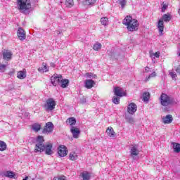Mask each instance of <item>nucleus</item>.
Listing matches in <instances>:
<instances>
[{
	"mask_svg": "<svg viewBox=\"0 0 180 180\" xmlns=\"http://www.w3.org/2000/svg\"><path fill=\"white\" fill-rule=\"evenodd\" d=\"M122 24L127 27L128 32H137L139 30V20L134 19L131 15H127L122 20Z\"/></svg>",
	"mask_w": 180,
	"mask_h": 180,
	"instance_id": "obj_1",
	"label": "nucleus"
},
{
	"mask_svg": "<svg viewBox=\"0 0 180 180\" xmlns=\"http://www.w3.org/2000/svg\"><path fill=\"white\" fill-rule=\"evenodd\" d=\"M172 18L171 14L167 13V14H164L162 18L159 20L158 22V29H159L161 36H162V32H164V22H169Z\"/></svg>",
	"mask_w": 180,
	"mask_h": 180,
	"instance_id": "obj_2",
	"label": "nucleus"
},
{
	"mask_svg": "<svg viewBox=\"0 0 180 180\" xmlns=\"http://www.w3.org/2000/svg\"><path fill=\"white\" fill-rule=\"evenodd\" d=\"M17 6L19 11H29L32 8V2L30 0H17Z\"/></svg>",
	"mask_w": 180,
	"mask_h": 180,
	"instance_id": "obj_3",
	"label": "nucleus"
},
{
	"mask_svg": "<svg viewBox=\"0 0 180 180\" xmlns=\"http://www.w3.org/2000/svg\"><path fill=\"white\" fill-rule=\"evenodd\" d=\"M44 138L43 136H38L37 138V143L34 148V153H43L46 146H44Z\"/></svg>",
	"mask_w": 180,
	"mask_h": 180,
	"instance_id": "obj_4",
	"label": "nucleus"
},
{
	"mask_svg": "<svg viewBox=\"0 0 180 180\" xmlns=\"http://www.w3.org/2000/svg\"><path fill=\"white\" fill-rule=\"evenodd\" d=\"M159 100L162 106H169V105H173V103H174V98L164 93L161 94Z\"/></svg>",
	"mask_w": 180,
	"mask_h": 180,
	"instance_id": "obj_5",
	"label": "nucleus"
},
{
	"mask_svg": "<svg viewBox=\"0 0 180 180\" xmlns=\"http://www.w3.org/2000/svg\"><path fill=\"white\" fill-rule=\"evenodd\" d=\"M56 105H57V103H56V101H54V98H49L46 101L43 107L46 112H53V110L56 109Z\"/></svg>",
	"mask_w": 180,
	"mask_h": 180,
	"instance_id": "obj_6",
	"label": "nucleus"
},
{
	"mask_svg": "<svg viewBox=\"0 0 180 180\" xmlns=\"http://www.w3.org/2000/svg\"><path fill=\"white\" fill-rule=\"evenodd\" d=\"M63 76L61 75L54 74L51 77V82L53 86H57L60 84Z\"/></svg>",
	"mask_w": 180,
	"mask_h": 180,
	"instance_id": "obj_7",
	"label": "nucleus"
},
{
	"mask_svg": "<svg viewBox=\"0 0 180 180\" xmlns=\"http://www.w3.org/2000/svg\"><path fill=\"white\" fill-rule=\"evenodd\" d=\"M54 129V124L53 122H49L46 124L45 127L42 130L43 134H50V133H53V129Z\"/></svg>",
	"mask_w": 180,
	"mask_h": 180,
	"instance_id": "obj_8",
	"label": "nucleus"
},
{
	"mask_svg": "<svg viewBox=\"0 0 180 180\" xmlns=\"http://www.w3.org/2000/svg\"><path fill=\"white\" fill-rule=\"evenodd\" d=\"M58 154L59 157H65L68 154V150L64 145H60L58 148Z\"/></svg>",
	"mask_w": 180,
	"mask_h": 180,
	"instance_id": "obj_9",
	"label": "nucleus"
},
{
	"mask_svg": "<svg viewBox=\"0 0 180 180\" xmlns=\"http://www.w3.org/2000/svg\"><path fill=\"white\" fill-rule=\"evenodd\" d=\"M70 133H72L73 139H79L81 134V130L78 127H71Z\"/></svg>",
	"mask_w": 180,
	"mask_h": 180,
	"instance_id": "obj_10",
	"label": "nucleus"
},
{
	"mask_svg": "<svg viewBox=\"0 0 180 180\" xmlns=\"http://www.w3.org/2000/svg\"><path fill=\"white\" fill-rule=\"evenodd\" d=\"M127 112L129 115H134L137 112V105L134 103H131L127 107Z\"/></svg>",
	"mask_w": 180,
	"mask_h": 180,
	"instance_id": "obj_11",
	"label": "nucleus"
},
{
	"mask_svg": "<svg viewBox=\"0 0 180 180\" xmlns=\"http://www.w3.org/2000/svg\"><path fill=\"white\" fill-rule=\"evenodd\" d=\"M130 154L132 156L137 157L140 154V150H139L138 145H132L130 149Z\"/></svg>",
	"mask_w": 180,
	"mask_h": 180,
	"instance_id": "obj_12",
	"label": "nucleus"
},
{
	"mask_svg": "<svg viewBox=\"0 0 180 180\" xmlns=\"http://www.w3.org/2000/svg\"><path fill=\"white\" fill-rule=\"evenodd\" d=\"M114 93L116 96H120V98H122V96H126V92H124L120 87H115L114 89Z\"/></svg>",
	"mask_w": 180,
	"mask_h": 180,
	"instance_id": "obj_13",
	"label": "nucleus"
},
{
	"mask_svg": "<svg viewBox=\"0 0 180 180\" xmlns=\"http://www.w3.org/2000/svg\"><path fill=\"white\" fill-rule=\"evenodd\" d=\"M17 36L20 40H25V39H26V32H25V30L19 28L17 32Z\"/></svg>",
	"mask_w": 180,
	"mask_h": 180,
	"instance_id": "obj_14",
	"label": "nucleus"
},
{
	"mask_svg": "<svg viewBox=\"0 0 180 180\" xmlns=\"http://www.w3.org/2000/svg\"><path fill=\"white\" fill-rule=\"evenodd\" d=\"M12 52L9 50H4L3 51V58L6 60V61H9L12 58Z\"/></svg>",
	"mask_w": 180,
	"mask_h": 180,
	"instance_id": "obj_15",
	"label": "nucleus"
},
{
	"mask_svg": "<svg viewBox=\"0 0 180 180\" xmlns=\"http://www.w3.org/2000/svg\"><path fill=\"white\" fill-rule=\"evenodd\" d=\"M53 144L48 143H46V145L45 146V154H46L47 155H51L53 154Z\"/></svg>",
	"mask_w": 180,
	"mask_h": 180,
	"instance_id": "obj_16",
	"label": "nucleus"
},
{
	"mask_svg": "<svg viewBox=\"0 0 180 180\" xmlns=\"http://www.w3.org/2000/svg\"><path fill=\"white\" fill-rule=\"evenodd\" d=\"M66 124L71 126V127H75L74 126L77 124V120L74 117H69L66 120Z\"/></svg>",
	"mask_w": 180,
	"mask_h": 180,
	"instance_id": "obj_17",
	"label": "nucleus"
},
{
	"mask_svg": "<svg viewBox=\"0 0 180 180\" xmlns=\"http://www.w3.org/2000/svg\"><path fill=\"white\" fill-rule=\"evenodd\" d=\"M26 74H27L26 69H23V70L18 71L17 72V78L18 79H25V78H26V76H27Z\"/></svg>",
	"mask_w": 180,
	"mask_h": 180,
	"instance_id": "obj_18",
	"label": "nucleus"
},
{
	"mask_svg": "<svg viewBox=\"0 0 180 180\" xmlns=\"http://www.w3.org/2000/svg\"><path fill=\"white\" fill-rule=\"evenodd\" d=\"M94 85H95V81H94L92 79H86L85 81L84 86L87 89H91L94 88Z\"/></svg>",
	"mask_w": 180,
	"mask_h": 180,
	"instance_id": "obj_19",
	"label": "nucleus"
},
{
	"mask_svg": "<svg viewBox=\"0 0 180 180\" xmlns=\"http://www.w3.org/2000/svg\"><path fill=\"white\" fill-rule=\"evenodd\" d=\"M106 133L108 134V137H116V132H115V130L112 127H108V129H106Z\"/></svg>",
	"mask_w": 180,
	"mask_h": 180,
	"instance_id": "obj_20",
	"label": "nucleus"
},
{
	"mask_svg": "<svg viewBox=\"0 0 180 180\" xmlns=\"http://www.w3.org/2000/svg\"><path fill=\"white\" fill-rule=\"evenodd\" d=\"M96 4V0H83L82 5L84 6H94Z\"/></svg>",
	"mask_w": 180,
	"mask_h": 180,
	"instance_id": "obj_21",
	"label": "nucleus"
},
{
	"mask_svg": "<svg viewBox=\"0 0 180 180\" xmlns=\"http://www.w3.org/2000/svg\"><path fill=\"white\" fill-rule=\"evenodd\" d=\"M32 130L33 131H35V133H37L38 131H40L41 130V124L39 123H34L31 126Z\"/></svg>",
	"mask_w": 180,
	"mask_h": 180,
	"instance_id": "obj_22",
	"label": "nucleus"
},
{
	"mask_svg": "<svg viewBox=\"0 0 180 180\" xmlns=\"http://www.w3.org/2000/svg\"><path fill=\"white\" fill-rule=\"evenodd\" d=\"M172 120H174L172 116L171 115H167L163 118V123L165 124H169V123H172Z\"/></svg>",
	"mask_w": 180,
	"mask_h": 180,
	"instance_id": "obj_23",
	"label": "nucleus"
},
{
	"mask_svg": "<svg viewBox=\"0 0 180 180\" xmlns=\"http://www.w3.org/2000/svg\"><path fill=\"white\" fill-rule=\"evenodd\" d=\"M69 160L70 161H77V160H78V154L75 152H70L69 154Z\"/></svg>",
	"mask_w": 180,
	"mask_h": 180,
	"instance_id": "obj_24",
	"label": "nucleus"
},
{
	"mask_svg": "<svg viewBox=\"0 0 180 180\" xmlns=\"http://www.w3.org/2000/svg\"><path fill=\"white\" fill-rule=\"evenodd\" d=\"M38 71L39 72H49L47 64H46V63H42V66L38 68Z\"/></svg>",
	"mask_w": 180,
	"mask_h": 180,
	"instance_id": "obj_25",
	"label": "nucleus"
},
{
	"mask_svg": "<svg viewBox=\"0 0 180 180\" xmlns=\"http://www.w3.org/2000/svg\"><path fill=\"white\" fill-rule=\"evenodd\" d=\"M68 84H70V80L67 79H61L60 80V88H67L68 86Z\"/></svg>",
	"mask_w": 180,
	"mask_h": 180,
	"instance_id": "obj_26",
	"label": "nucleus"
},
{
	"mask_svg": "<svg viewBox=\"0 0 180 180\" xmlns=\"http://www.w3.org/2000/svg\"><path fill=\"white\" fill-rule=\"evenodd\" d=\"M82 177L83 178V180H90L91 174L88 172H84L82 173Z\"/></svg>",
	"mask_w": 180,
	"mask_h": 180,
	"instance_id": "obj_27",
	"label": "nucleus"
},
{
	"mask_svg": "<svg viewBox=\"0 0 180 180\" xmlns=\"http://www.w3.org/2000/svg\"><path fill=\"white\" fill-rule=\"evenodd\" d=\"M100 21L103 26H108L109 23V18H108L107 17H103L101 18Z\"/></svg>",
	"mask_w": 180,
	"mask_h": 180,
	"instance_id": "obj_28",
	"label": "nucleus"
},
{
	"mask_svg": "<svg viewBox=\"0 0 180 180\" xmlns=\"http://www.w3.org/2000/svg\"><path fill=\"white\" fill-rule=\"evenodd\" d=\"M173 149L174 153H180V143H173Z\"/></svg>",
	"mask_w": 180,
	"mask_h": 180,
	"instance_id": "obj_29",
	"label": "nucleus"
},
{
	"mask_svg": "<svg viewBox=\"0 0 180 180\" xmlns=\"http://www.w3.org/2000/svg\"><path fill=\"white\" fill-rule=\"evenodd\" d=\"M4 176H6L7 178H15L16 175L15 174L14 172H11V171H7L5 174Z\"/></svg>",
	"mask_w": 180,
	"mask_h": 180,
	"instance_id": "obj_30",
	"label": "nucleus"
},
{
	"mask_svg": "<svg viewBox=\"0 0 180 180\" xmlns=\"http://www.w3.org/2000/svg\"><path fill=\"white\" fill-rule=\"evenodd\" d=\"M65 5L67 8H72L74 6V0H66Z\"/></svg>",
	"mask_w": 180,
	"mask_h": 180,
	"instance_id": "obj_31",
	"label": "nucleus"
},
{
	"mask_svg": "<svg viewBox=\"0 0 180 180\" xmlns=\"http://www.w3.org/2000/svg\"><path fill=\"white\" fill-rule=\"evenodd\" d=\"M102 49V44L99 42H96L94 46H93V49L95 50V51H98V50H101Z\"/></svg>",
	"mask_w": 180,
	"mask_h": 180,
	"instance_id": "obj_32",
	"label": "nucleus"
},
{
	"mask_svg": "<svg viewBox=\"0 0 180 180\" xmlns=\"http://www.w3.org/2000/svg\"><path fill=\"white\" fill-rule=\"evenodd\" d=\"M150 99V93L145 92L143 94V101L144 102H148V100Z\"/></svg>",
	"mask_w": 180,
	"mask_h": 180,
	"instance_id": "obj_33",
	"label": "nucleus"
},
{
	"mask_svg": "<svg viewBox=\"0 0 180 180\" xmlns=\"http://www.w3.org/2000/svg\"><path fill=\"white\" fill-rule=\"evenodd\" d=\"M6 150V143L0 141V151H5Z\"/></svg>",
	"mask_w": 180,
	"mask_h": 180,
	"instance_id": "obj_34",
	"label": "nucleus"
},
{
	"mask_svg": "<svg viewBox=\"0 0 180 180\" xmlns=\"http://www.w3.org/2000/svg\"><path fill=\"white\" fill-rule=\"evenodd\" d=\"M155 77H157V73H155V72H153L148 77L146 78L145 82H147V81H150V78H155Z\"/></svg>",
	"mask_w": 180,
	"mask_h": 180,
	"instance_id": "obj_35",
	"label": "nucleus"
},
{
	"mask_svg": "<svg viewBox=\"0 0 180 180\" xmlns=\"http://www.w3.org/2000/svg\"><path fill=\"white\" fill-rule=\"evenodd\" d=\"M168 8V3L163 2L162 4V12L164 13Z\"/></svg>",
	"mask_w": 180,
	"mask_h": 180,
	"instance_id": "obj_36",
	"label": "nucleus"
},
{
	"mask_svg": "<svg viewBox=\"0 0 180 180\" xmlns=\"http://www.w3.org/2000/svg\"><path fill=\"white\" fill-rule=\"evenodd\" d=\"M85 77L86 78H96V75H94L92 72H86L85 73Z\"/></svg>",
	"mask_w": 180,
	"mask_h": 180,
	"instance_id": "obj_37",
	"label": "nucleus"
},
{
	"mask_svg": "<svg viewBox=\"0 0 180 180\" xmlns=\"http://www.w3.org/2000/svg\"><path fill=\"white\" fill-rule=\"evenodd\" d=\"M112 102H113L115 105H119V103H120V98L114 96V97L112 98Z\"/></svg>",
	"mask_w": 180,
	"mask_h": 180,
	"instance_id": "obj_38",
	"label": "nucleus"
},
{
	"mask_svg": "<svg viewBox=\"0 0 180 180\" xmlns=\"http://www.w3.org/2000/svg\"><path fill=\"white\" fill-rule=\"evenodd\" d=\"M160 51L155 52V53H152V52H150V57H153L154 56V57H155L156 58H160Z\"/></svg>",
	"mask_w": 180,
	"mask_h": 180,
	"instance_id": "obj_39",
	"label": "nucleus"
},
{
	"mask_svg": "<svg viewBox=\"0 0 180 180\" xmlns=\"http://www.w3.org/2000/svg\"><path fill=\"white\" fill-rule=\"evenodd\" d=\"M6 71V65L0 64V72H5Z\"/></svg>",
	"mask_w": 180,
	"mask_h": 180,
	"instance_id": "obj_40",
	"label": "nucleus"
},
{
	"mask_svg": "<svg viewBox=\"0 0 180 180\" xmlns=\"http://www.w3.org/2000/svg\"><path fill=\"white\" fill-rule=\"evenodd\" d=\"M119 2L122 9L124 8V6H126V4H127V1H126V0H119Z\"/></svg>",
	"mask_w": 180,
	"mask_h": 180,
	"instance_id": "obj_41",
	"label": "nucleus"
},
{
	"mask_svg": "<svg viewBox=\"0 0 180 180\" xmlns=\"http://www.w3.org/2000/svg\"><path fill=\"white\" fill-rule=\"evenodd\" d=\"M169 75L172 78V79H175L178 75H176V73L175 72H169Z\"/></svg>",
	"mask_w": 180,
	"mask_h": 180,
	"instance_id": "obj_42",
	"label": "nucleus"
},
{
	"mask_svg": "<svg viewBox=\"0 0 180 180\" xmlns=\"http://www.w3.org/2000/svg\"><path fill=\"white\" fill-rule=\"evenodd\" d=\"M53 180H67V179H65V176H58V177H54L53 179Z\"/></svg>",
	"mask_w": 180,
	"mask_h": 180,
	"instance_id": "obj_43",
	"label": "nucleus"
},
{
	"mask_svg": "<svg viewBox=\"0 0 180 180\" xmlns=\"http://www.w3.org/2000/svg\"><path fill=\"white\" fill-rule=\"evenodd\" d=\"M15 70L13 69L12 71H10L8 72V75H10V77H13V75H15Z\"/></svg>",
	"mask_w": 180,
	"mask_h": 180,
	"instance_id": "obj_44",
	"label": "nucleus"
},
{
	"mask_svg": "<svg viewBox=\"0 0 180 180\" xmlns=\"http://www.w3.org/2000/svg\"><path fill=\"white\" fill-rule=\"evenodd\" d=\"M176 72H177V74L180 75V65L177 66L176 68Z\"/></svg>",
	"mask_w": 180,
	"mask_h": 180,
	"instance_id": "obj_45",
	"label": "nucleus"
},
{
	"mask_svg": "<svg viewBox=\"0 0 180 180\" xmlns=\"http://www.w3.org/2000/svg\"><path fill=\"white\" fill-rule=\"evenodd\" d=\"M145 72H150V68L148 66L145 68Z\"/></svg>",
	"mask_w": 180,
	"mask_h": 180,
	"instance_id": "obj_46",
	"label": "nucleus"
},
{
	"mask_svg": "<svg viewBox=\"0 0 180 180\" xmlns=\"http://www.w3.org/2000/svg\"><path fill=\"white\" fill-rule=\"evenodd\" d=\"M128 122H129V123H134V119H133V118H129V119L128 120Z\"/></svg>",
	"mask_w": 180,
	"mask_h": 180,
	"instance_id": "obj_47",
	"label": "nucleus"
},
{
	"mask_svg": "<svg viewBox=\"0 0 180 180\" xmlns=\"http://www.w3.org/2000/svg\"><path fill=\"white\" fill-rule=\"evenodd\" d=\"M27 176H26L25 179H23L22 180H27Z\"/></svg>",
	"mask_w": 180,
	"mask_h": 180,
	"instance_id": "obj_48",
	"label": "nucleus"
},
{
	"mask_svg": "<svg viewBox=\"0 0 180 180\" xmlns=\"http://www.w3.org/2000/svg\"><path fill=\"white\" fill-rule=\"evenodd\" d=\"M178 13H179V15H180V8L178 11Z\"/></svg>",
	"mask_w": 180,
	"mask_h": 180,
	"instance_id": "obj_49",
	"label": "nucleus"
}]
</instances>
